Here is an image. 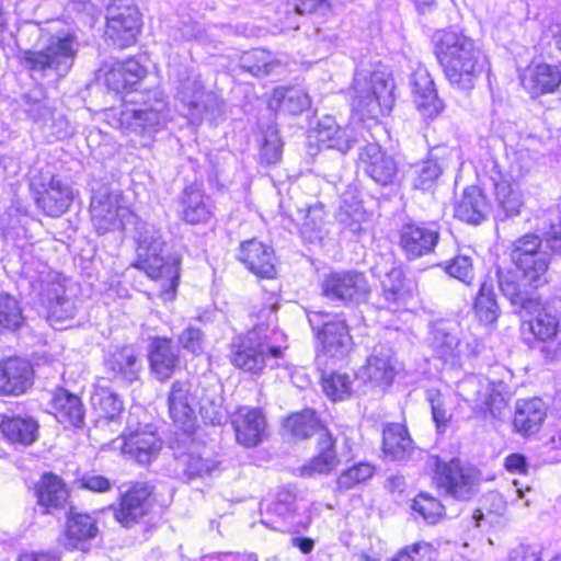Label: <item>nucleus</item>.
Masks as SVG:
<instances>
[{
	"mask_svg": "<svg viewBox=\"0 0 561 561\" xmlns=\"http://www.w3.org/2000/svg\"><path fill=\"white\" fill-rule=\"evenodd\" d=\"M434 53L449 83L460 90H471L486 65L470 37L451 31L436 34Z\"/></svg>",
	"mask_w": 561,
	"mask_h": 561,
	"instance_id": "nucleus-1",
	"label": "nucleus"
},
{
	"mask_svg": "<svg viewBox=\"0 0 561 561\" xmlns=\"http://www.w3.org/2000/svg\"><path fill=\"white\" fill-rule=\"evenodd\" d=\"M128 103L115 117L117 127L141 137V146H148L170 119L165 95L159 90L129 94Z\"/></svg>",
	"mask_w": 561,
	"mask_h": 561,
	"instance_id": "nucleus-2",
	"label": "nucleus"
},
{
	"mask_svg": "<svg viewBox=\"0 0 561 561\" xmlns=\"http://www.w3.org/2000/svg\"><path fill=\"white\" fill-rule=\"evenodd\" d=\"M79 47L75 33L58 32L50 35L41 49L24 50L21 64L33 78L43 79L49 75L64 78L71 70Z\"/></svg>",
	"mask_w": 561,
	"mask_h": 561,
	"instance_id": "nucleus-3",
	"label": "nucleus"
},
{
	"mask_svg": "<svg viewBox=\"0 0 561 561\" xmlns=\"http://www.w3.org/2000/svg\"><path fill=\"white\" fill-rule=\"evenodd\" d=\"M137 260L134 264L152 279L164 282L165 291H175L180 279L181 260L176 255H165L161 231L153 225H142L137 237Z\"/></svg>",
	"mask_w": 561,
	"mask_h": 561,
	"instance_id": "nucleus-4",
	"label": "nucleus"
},
{
	"mask_svg": "<svg viewBox=\"0 0 561 561\" xmlns=\"http://www.w3.org/2000/svg\"><path fill=\"white\" fill-rule=\"evenodd\" d=\"M318 431L320 432L318 455L301 468L302 476L328 473L336 466L335 440L331 433L322 427L316 412L311 409L293 413L283 423L284 435L294 440L309 438Z\"/></svg>",
	"mask_w": 561,
	"mask_h": 561,
	"instance_id": "nucleus-5",
	"label": "nucleus"
},
{
	"mask_svg": "<svg viewBox=\"0 0 561 561\" xmlns=\"http://www.w3.org/2000/svg\"><path fill=\"white\" fill-rule=\"evenodd\" d=\"M394 82L387 70H377L369 76L359 72L353 83L352 106L369 118L388 114L394 103Z\"/></svg>",
	"mask_w": 561,
	"mask_h": 561,
	"instance_id": "nucleus-6",
	"label": "nucleus"
},
{
	"mask_svg": "<svg viewBox=\"0 0 561 561\" xmlns=\"http://www.w3.org/2000/svg\"><path fill=\"white\" fill-rule=\"evenodd\" d=\"M307 318L319 344L318 359L324 356L341 360L350 354L353 339L344 319L321 310L307 311Z\"/></svg>",
	"mask_w": 561,
	"mask_h": 561,
	"instance_id": "nucleus-7",
	"label": "nucleus"
},
{
	"mask_svg": "<svg viewBox=\"0 0 561 561\" xmlns=\"http://www.w3.org/2000/svg\"><path fill=\"white\" fill-rule=\"evenodd\" d=\"M510 256L528 287L537 289L548 283L550 255L541 249V241L536 234H525L515 240Z\"/></svg>",
	"mask_w": 561,
	"mask_h": 561,
	"instance_id": "nucleus-8",
	"label": "nucleus"
},
{
	"mask_svg": "<svg viewBox=\"0 0 561 561\" xmlns=\"http://www.w3.org/2000/svg\"><path fill=\"white\" fill-rule=\"evenodd\" d=\"M121 436L123 454L140 465L149 463L161 449V440L157 436L154 425L141 423L138 415L131 411Z\"/></svg>",
	"mask_w": 561,
	"mask_h": 561,
	"instance_id": "nucleus-9",
	"label": "nucleus"
},
{
	"mask_svg": "<svg viewBox=\"0 0 561 561\" xmlns=\"http://www.w3.org/2000/svg\"><path fill=\"white\" fill-rule=\"evenodd\" d=\"M282 347L261 341L256 331L239 336L231 343L230 359L233 366L249 373L259 374L270 359L279 358Z\"/></svg>",
	"mask_w": 561,
	"mask_h": 561,
	"instance_id": "nucleus-10",
	"label": "nucleus"
},
{
	"mask_svg": "<svg viewBox=\"0 0 561 561\" xmlns=\"http://www.w3.org/2000/svg\"><path fill=\"white\" fill-rule=\"evenodd\" d=\"M140 13L131 0H114L107 7L105 35L113 45L125 48L136 42Z\"/></svg>",
	"mask_w": 561,
	"mask_h": 561,
	"instance_id": "nucleus-11",
	"label": "nucleus"
},
{
	"mask_svg": "<svg viewBox=\"0 0 561 561\" xmlns=\"http://www.w3.org/2000/svg\"><path fill=\"white\" fill-rule=\"evenodd\" d=\"M121 202L122 195L119 192L108 186L92 188L90 214L92 225L99 234L115 231L123 227V220L129 210Z\"/></svg>",
	"mask_w": 561,
	"mask_h": 561,
	"instance_id": "nucleus-12",
	"label": "nucleus"
},
{
	"mask_svg": "<svg viewBox=\"0 0 561 561\" xmlns=\"http://www.w3.org/2000/svg\"><path fill=\"white\" fill-rule=\"evenodd\" d=\"M323 295L344 305H359L367 300L370 286L366 275L356 270L332 272L322 282Z\"/></svg>",
	"mask_w": 561,
	"mask_h": 561,
	"instance_id": "nucleus-13",
	"label": "nucleus"
},
{
	"mask_svg": "<svg viewBox=\"0 0 561 561\" xmlns=\"http://www.w3.org/2000/svg\"><path fill=\"white\" fill-rule=\"evenodd\" d=\"M178 99L193 123L204 118L216 119L224 112L222 101L214 92H206L197 79L187 78L182 81L178 88Z\"/></svg>",
	"mask_w": 561,
	"mask_h": 561,
	"instance_id": "nucleus-14",
	"label": "nucleus"
},
{
	"mask_svg": "<svg viewBox=\"0 0 561 561\" xmlns=\"http://www.w3.org/2000/svg\"><path fill=\"white\" fill-rule=\"evenodd\" d=\"M69 493H36L37 505L43 514H54L65 510L67 517L66 536L69 540L83 541L98 535L99 528L91 516L73 514L72 507L66 510Z\"/></svg>",
	"mask_w": 561,
	"mask_h": 561,
	"instance_id": "nucleus-15",
	"label": "nucleus"
},
{
	"mask_svg": "<svg viewBox=\"0 0 561 561\" xmlns=\"http://www.w3.org/2000/svg\"><path fill=\"white\" fill-rule=\"evenodd\" d=\"M198 386L195 380H176L169 396V415L173 423L186 434L195 430Z\"/></svg>",
	"mask_w": 561,
	"mask_h": 561,
	"instance_id": "nucleus-16",
	"label": "nucleus"
},
{
	"mask_svg": "<svg viewBox=\"0 0 561 561\" xmlns=\"http://www.w3.org/2000/svg\"><path fill=\"white\" fill-rule=\"evenodd\" d=\"M397 374V359L393 350L386 344L373 348L366 364L355 375V379L371 389L385 390L390 387Z\"/></svg>",
	"mask_w": 561,
	"mask_h": 561,
	"instance_id": "nucleus-17",
	"label": "nucleus"
},
{
	"mask_svg": "<svg viewBox=\"0 0 561 561\" xmlns=\"http://www.w3.org/2000/svg\"><path fill=\"white\" fill-rule=\"evenodd\" d=\"M399 244L409 260H416L434 252L440 227L435 221L409 222L400 229Z\"/></svg>",
	"mask_w": 561,
	"mask_h": 561,
	"instance_id": "nucleus-18",
	"label": "nucleus"
},
{
	"mask_svg": "<svg viewBox=\"0 0 561 561\" xmlns=\"http://www.w3.org/2000/svg\"><path fill=\"white\" fill-rule=\"evenodd\" d=\"M461 333L457 322L438 320L430 327L428 345L438 358L454 366L465 355Z\"/></svg>",
	"mask_w": 561,
	"mask_h": 561,
	"instance_id": "nucleus-19",
	"label": "nucleus"
},
{
	"mask_svg": "<svg viewBox=\"0 0 561 561\" xmlns=\"http://www.w3.org/2000/svg\"><path fill=\"white\" fill-rule=\"evenodd\" d=\"M358 168L380 186L393 184L399 171L394 158L376 142L359 148Z\"/></svg>",
	"mask_w": 561,
	"mask_h": 561,
	"instance_id": "nucleus-20",
	"label": "nucleus"
},
{
	"mask_svg": "<svg viewBox=\"0 0 561 561\" xmlns=\"http://www.w3.org/2000/svg\"><path fill=\"white\" fill-rule=\"evenodd\" d=\"M496 277L499 288L502 295L514 307L515 312L533 313L540 307V297L537 291L527 288V283L519 282V275L516 271L510 268L496 267Z\"/></svg>",
	"mask_w": 561,
	"mask_h": 561,
	"instance_id": "nucleus-21",
	"label": "nucleus"
},
{
	"mask_svg": "<svg viewBox=\"0 0 561 561\" xmlns=\"http://www.w3.org/2000/svg\"><path fill=\"white\" fill-rule=\"evenodd\" d=\"M231 425L237 442L252 448L260 445L266 436L267 422L262 410L252 407H240L231 414Z\"/></svg>",
	"mask_w": 561,
	"mask_h": 561,
	"instance_id": "nucleus-22",
	"label": "nucleus"
},
{
	"mask_svg": "<svg viewBox=\"0 0 561 561\" xmlns=\"http://www.w3.org/2000/svg\"><path fill=\"white\" fill-rule=\"evenodd\" d=\"M433 480L438 489L456 491L458 488L473 485L479 480L478 470L470 463L458 458L444 461L439 457L433 458Z\"/></svg>",
	"mask_w": 561,
	"mask_h": 561,
	"instance_id": "nucleus-23",
	"label": "nucleus"
},
{
	"mask_svg": "<svg viewBox=\"0 0 561 561\" xmlns=\"http://www.w3.org/2000/svg\"><path fill=\"white\" fill-rule=\"evenodd\" d=\"M104 367L108 379L128 386L139 380L142 362L136 350L126 345L110 351L104 357Z\"/></svg>",
	"mask_w": 561,
	"mask_h": 561,
	"instance_id": "nucleus-24",
	"label": "nucleus"
},
{
	"mask_svg": "<svg viewBox=\"0 0 561 561\" xmlns=\"http://www.w3.org/2000/svg\"><path fill=\"white\" fill-rule=\"evenodd\" d=\"M334 218L341 233L346 238L358 239L364 232V224L368 221V214L355 190L348 188L341 195Z\"/></svg>",
	"mask_w": 561,
	"mask_h": 561,
	"instance_id": "nucleus-25",
	"label": "nucleus"
},
{
	"mask_svg": "<svg viewBox=\"0 0 561 561\" xmlns=\"http://www.w3.org/2000/svg\"><path fill=\"white\" fill-rule=\"evenodd\" d=\"M237 259L259 278L276 276L274 250L255 238L240 243Z\"/></svg>",
	"mask_w": 561,
	"mask_h": 561,
	"instance_id": "nucleus-26",
	"label": "nucleus"
},
{
	"mask_svg": "<svg viewBox=\"0 0 561 561\" xmlns=\"http://www.w3.org/2000/svg\"><path fill=\"white\" fill-rule=\"evenodd\" d=\"M450 156L451 150L446 146L432 148L426 160L413 165V187L422 191L432 190L447 167Z\"/></svg>",
	"mask_w": 561,
	"mask_h": 561,
	"instance_id": "nucleus-27",
	"label": "nucleus"
},
{
	"mask_svg": "<svg viewBox=\"0 0 561 561\" xmlns=\"http://www.w3.org/2000/svg\"><path fill=\"white\" fill-rule=\"evenodd\" d=\"M179 213L183 221L197 225L207 221L213 216L210 198L205 195L201 185H186L179 195Z\"/></svg>",
	"mask_w": 561,
	"mask_h": 561,
	"instance_id": "nucleus-28",
	"label": "nucleus"
},
{
	"mask_svg": "<svg viewBox=\"0 0 561 561\" xmlns=\"http://www.w3.org/2000/svg\"><path fill=\"white\" fill-rule=\"evenodd\" d=\"M411 85L415 106L423 117L433 118L443 111V101L438 98L434 81L426 70H416L412 75Z\"/></svg>",
	"mask_w": 561,
	"mask_h": 561,
	"instance_id": "nucleus-29",
	"label": "nucleus"
},
{
	"mask_svg": "<svg viewBox=\"0 0 561 561\" xmlns=\"http://www.w3.org/2000/svg\"><path fill=\"white\" fill-rule=\"evenodd\" d=\"M522 317L534 316L529 320V327L533 334L546 344L541 347V352L546 355L547 359H554L559 352V345L554 343V337L559 332L558 317L546 309L540 302L539 309L533 313H523Z\"/></svg>",
	"mask_w": 561,
	"mask_h": 561,
	"instance_id": "nucleus-30",
	"label": "nucleus"
},
{
	"mask_svg": "<svg viewBox=\"0 0 561 561\" xmlns=\"http://www.w3.org/2000/svg\"><path fill=\"white\" fill-rule=\"evenodd\" d=\"M148 360L151 373L158 380L164 381L179 366V350L170 339L154 337L149 345Z\"/></svg>",
	"mask_w": 561,
	"mask_h": 561,
	"instance_id": "nucleus-31",
	"label": "nucleus"
},
{
	"mask_svg": "<svg viewBox=\"0 0 561 561\" xmlns=\"http://www.w3.org/2000/svg\"><path fill=\"white\" fill-rule=\"evenodd\" d=\"M33 383V368L27 360L9 358L0 365V392L19 396Z\"/></svg>",
	"mask_w": 561,
	"mask_h": 561,
	"instance_id": "nucleus-32",
	"label": "nucleus"
},
{
	"mask_svg": "<svg viewBox=\"0 0 561 561\" xmlns=\"http://www.w3.org/2000/svg\"><path fill=\"white\" fill-rule=\"evenodd\" d=\"M490 210V203L482 190L477 186L466 187L455 204V217L472 226L482 224Z\"/></svg>",
	"mask_w": 561,
	"mask_h": 561,
	"instance_id": "nucleus-33",
	"label": "nucleus"
},
{
	"mask_svg": "<svg viewBox=\"0 0 561 561\" xmlns=\"http://www.w3.org/2000/svg\"><path fill=\"white\" fill-rule=\"evenodd\" d=\"M524 89L531 98L553 93L561 84V71L558 66L540 64L528 68L520 77Z\"/></svg>",
	"mask_w": 561,
	"mask_h": 561,
	"instance_id": "nucleus-34",
	"label": "nucleus"
},
{
	"mask_svg": "<svg viewBox=\"0 0 561 561\" xmlns=\"http://www.w3.org/2000/svg\"><path fill=\"white\" fill-rule=\"evenodd\" d=\"M22 106L28 117L39 127H57V130L54 133L58 138H64L68 135V130L64 128L67 125L66 121L64 117H59L55 122L53 107L42 92L24 94L22 96Z\"/></svg>",
	"mask_w": 561,
	"mask_h": 561,
	"instance_id": "nucleus-35",
	"label": "nucleus"
},
{
	"mask_svg": "<svg viewBox=\"0 0 561 561\" xmlns=\"http://www.w3.org/2000/svg\"><path fill=\"white\" fill-rule=\"evenodd\" d=\"M72 199L73 193L70 186L55 178L43 192H38L35 196L37 207L50 217H59L66 213Z\"/></svg>",
	"mask_w": 561,
	"mask_h": 561,
	"instance_id": "nucleus-36",
	"label": "nucleus"
},
{
	"mask_svg": "<svg viewBox=\"0 0 561 561\" xmlns=\"http://www.w3.org/2000/svg\"><path fill=\"white\" fill-rule=\"evenodd\" d=\"M314 134L319 144L342 153L351 150L355 144L353 130L341 127L335 118L329 115L318 122Z\"/></svg>",
	"mask_w": 561,
	"mask_h": 561,
	"instance_id": "nucleus-37",
	"label": "nucleus"
},
{
	"mask_svg": "<svg viewBox=\"0 0 561 561\" xmlns=\"http://www.w3.org/2000/svg\"><path fill=\"white\" fill-rule=\"evenodd\" d=\"M545 417L546 405L541 399L518 400L513 425L517 433L528 436L540 430Z\"/></svg>",
	"mask_w": 561,
	"mask_h": 561,
	"instance_id": "nucleus-38",
	"label": "nucleus"
},
{
	"mask_svg": "<svg viewBox=\"0 0 561 561\" xmlns=\"http://www.w3.org/2000/svg\"><path fill=\"white\" fill-rule=\"evenodd\" d=\"M0 428L4 437L13 444L32 445L38 437L39 424L28 415L3 416Z\"/></svg>",
	"mask_w": 561,
	"mask_h": 561,
	"instance_id": "nucleus-39",
	"label": "nucleus"
},
{
	"mask_svg": "<svg viewBox=\"0 0 561 561\" xmlns=\"http://www.w3.org/2000/svg\"><path fill=\"white\" fill-rule=\"evenodd\" d=\"M51 407L58 422L73 427L84 424V408L80 398L66 389H58L51 399Z\"/></svg>",
	"mask_w": 561,
	"mask_h": 561,
	"instance_id": "nucleus-40",
	"label": "nucleus"
},
{
	"mask_svg": "<svg viewBox=\"0 0 561 561\" xmlns=\"http://www.w3.org/2000/svg\"><path fill=\"white\" fill-rule=\"evenodd\" d=\"M508 501L512 505L528 506L529 499H526V493H486L482 508H477L471 516V522L474 527L480 528L483 522L492 514L503 516L507 511Z\"/></svg>",
	"mask_w": 561,
	"mask_h": 561,
	"instance_id": "nucleus-41",
	"label": "nucleus"
},
{
	"mask_svg": "<svg viewBox=\"0 0 561 561\" xmlns=\"http://www.w3.org/2000/svg\"><path fill=\"white\" fill-rule=\"evenodd\" d=\"M150 493H123L118 507L114 508L115 519L124 527H131L146 516L151 507Z\"/></svg>",
	"mask_w": 561,
	"mask_h": 561,
	"instance_id": "nucleus-42",
	"label": "nucleus"
},
{
	"mask_svg": "<svg viewBox=\"0 0 561 561\" xmlns=\"http://www.w3.org/2000/svg\"><path fill=\"white\" fill-rule=\"evenodd\" d=\"M413 440L401 423H390L382 432V450L393 460H403L412 454Z\"/></svg>",
	"mask_w": 561,
	"mask_h": 561,
	"instance_id": "nucleus-43",
	"label": "nucleus"
},
{
	"mask_svg": "<svg viewBox=\"0 0 561 561\" xmlns=\"http://www.w3.org/2000/svg\"><path fill=\"white\" fill-rule=\"evenodd\" d=\"M198 386L197 408L202 417L210 424H220L222 420V398L219 393V386L207 380H195Z\"/></svg>",
	"mask_w": 561,
	"mask_h": 561,
	"instance_id": "nucleus-44",
	"label": "nucleus"
},
{
	"mask_svg": "<svg viewBox=\"0 0 561 561\" xmlns=\"http://www.w3.org/2000/svg\"><path fill=\"white\" fill-rule=\"evenodd\" d=\"M457 493H442V497L432 496L431 493H419L412 503V510L419 513L428 524H436L447 515L446 504L457 500Z\"/></svg>",
	"mask_w": 561,
	"mask_h": 561,
	"instance_id": "nucleus-45",
	"label": "nucleus"
},
{
	"mask_svg": "<svg viewBox=\"0 0 561 561\" xmlns=\"http://www.w3.org/2000/svg\"><path fill=\"white\" fill-rule=\"evenodd\" d=\"M239 66L255 77H266L280 68V62L270 51L255 48L240 56Z\"/></svg>",
	"mask_w": 561,
	"mask_h": 561,
	"instance_id": "nucleus-46",
	"label": "nucleus"
},
{
	"mask_svg": "<svg viewBox=\"0 0 561 561\" xmlns=\"http://www.w3.org/2000/svg\"><path fill=\"white\" fill-rule=\"evenodd\" d=\"M473 311L480 322L491 324L500 316V307L496 301L492 280H483L476 296Z\"/></svg>",
	"mask_w": 561,
	"mask_h": 561,
	"instance_id": "nucleus-47",
	"label": "nucleus"
},
{
	"mask_svg": "<svg viewBox=\"0 0 561 561\" xmlns=\"http://www.w3.org/2000/svg\"><path fill=\"white\" fill-rule=\"evenodd\" d=\"M374 273L380 279L382 297L387 302L396 304L403 299L405 295L404 273L401 267L396 266L392 262L389 270L382 272L376 266Z\"/></svg>",
	"mask_w": 561,
	"mask_h": 561,
	"instance_id": "nucleus-48",
	"label": "nucleus"
},
{
	"mask_svg": "<svg viewBox=\"0 0 561 561\" xmlns=\"http://www.w3.org/2000/svg\"><path fill=\"white\" fill-rule=\"evenodd\" d=\"M91 403L100 417L106 422H116L124 411L123 400L108 388L96 389L91 397Z\"/></svg>",
	"mask_w": 561,
	"mask_h": 561,
	"instance_id": "nucleus-49",
	"label": "nucleus"
},
{
	"mask_svg": "<svg viewBox=\"0 0 561 561\" xmlns=\"http://www.w3.org/2000/svg\"><path fill=\"white\" fill-rule=\"evenodd\" d=\"M272 102L276 103L282 111L291 115L301 114L311 106L309 95L304 90L296 88L275 89Z\"/></svg>",
	"mask_w": 561,
	"mask_h": 561,
	"instance_id": "nucleus-50",
	"label": "nucleus"
},
{
	"mask_svg": "<svg viewBox=\"0 0 561 561\" xmlns=\"http://www.w3.org/2000/svg\"><path fill=\"white\" fill-rule=\"evenodd\" d=\"M327 213L321 202L308 205L301 227L302 236L310 242L320 241L325 232Z\"/></svg>",
	"mask_w": 561,
	"mask_h": 561,
	"instance_id": "nucleus-51",
	"label": "nucleus"
},
{
	"mask_svg": "<svg viewBox=\"0 0 561 561\" xmlns=\"http://www.w3.org/2000/svg\"><path fill=\"white\" fill-rule=\"evenodd\" d=\"M353 381L350 375L339 371L323 374L321 377L323 392L332 401L348 399L353 392Z\"/></svg>",
	"mask_w": 561,
	"mask_h": 561,
	"instance_id": "nucleus-52",
	"label": "nucleus"
},
{
	"mask_svg": "<svg viewBox=\"0 0 561 561\" xmlns=\"http://www.w3.org/2000/svg\"><path fill=\"white\" fill-rule=\"evenodd\" d=\"M494 194L504 218L519 214L523 199L519 191L508 181L501 180L494 184Z\"/></svg>",
	"mask_w": 561,
	"mask_h": 561,
	"instance_id": "nucleus-53",
	"label": "nucleus"
},
{
	"mask_svg": "<svg viewBox=\"0 0 561 561\" xmlns=\"http://www.w3.org/2000/svg\"><path fill=\"white\" fill-rule=\"evenodd\" d=\"M439 266L451 277L469 285L474 278L472 256L468 253H459Z\"/></svg>",
	"mask_w": 561,
	"mask_h": 561,
	"instance_id": "nucleus-54",
	"label": "nucleus"
},
{
	"mask_svg": "<svg viewBox=\"0 0 561 561\" xmlns=\"http://www.w3.org/2000/svg\"><path fill=\"white\" fill-rule=\"evenodd\" d=\"M24 324L19 302L10 295L0 296V327L7 331H16Z\"/></svg>",
	"mask_w": 561,
	"mask_h": 561,
	"instance_id": "nucleus-55",
	"label": "nucleus"
},
{
	"mask_svg": "<svg viewBox=\"0 0 561 561\" xmlns=\"http://www.w3.org/2000/svg\"><path fill=\"white\" fill-rule=\"evenodd\" d=\"M489 388L477 376H468L457 385V394L476 410Z\"/></svg>",
	"mask_w": 561,
	"mask_h": 561,
	"instance_id": "nucleus-56",
	"label": "nucleus"
},
{
	"mask_svg": "<svg viewBox=\"0 0 561 561\" xmlns=\"http://www.w3.org/2000/svg\"><path fill=\"white\" fill-rule=\"evenodd\" d=\"M47 308L49 316L57 321L72 319L77 311L75 300L65 296V293L61 288L55 289L54 296L48 297Z\"/></svg>",
	"mask_w": 561,
	"mask_h": 561,
	"instance_id": "nucleus-57",
	"label": "nucleus"
},
{
	"mask_svg": "<svg viewBox=\"0 0 561 561\" xmlns=\"http://www.w3.org/2000/svg\"><path fill=\"white\" fill-rule=\"evenodd\" d=\"M283 142L279 138L277 129L268 127L262 138L260 147L261 163L275 164L280 160Z\"/></svg>",
	"mask_w": 561,
	"mask_h": 561,
	"instance_id": "nucleus-58",
	"label": "nucleus"
},
{
	"mask_svg": "<svg viewBox=\"0 0 561 561\" xmlns=\"http://www.w3.org/2000/svg\"><path fill=\"white\" fill-rule=\"evenodd\" d=\"M374 467L369 463H357L340 474L337 479L339 488L348 490L362 486L374 476Z\"/></svg>",
	"mask_w": 561,
	"mask_h": 561,
	"instance_id": "nucleus-59",
	"label": "nucleus"
},
{
	"mask_svg": "<svg viewBox=\"0 0 561 561\" xmlns=\"http://www.w3.org/2000/svg\"><path fill=\"white\" fill-rule=\"evenodd\" d=\"M507 403L504 396L495 390H491L490 387L486 389L481 405L477 407V411L482 413L484 419L488 416L501 420L506 411Z\"/></svg>",
	"mask_w": 561,
	"mask_h": 561,
	"instance_id": "nucleus-60",
	"label": "nucleus"
},
{
	"mask_svg": "<svg viewBox=\"0 0 561 561\" xmlns=\"http://www.w3.org/2000/svg\"><path fill=\"white\" fill-rule=\"evenodd\" d=\"M436 550L425 541L412 543L401 549L391 561H434Z\"/></svg>",
	"mask_w": 561,
	"mask_h": 561,
	"instance_id": "nucleus-61",
	"label": "nucleus"
},
{
	"mask_svg": "<svg viewBox=\"0 0 561 561\" xmlns=\"http://www.w3.org/2000/svg\"><path fill=\"white\" fill-rule=\"evenodd\" d=\"M426 400L431 404L433 421L438 432H444L451 419V413L445 407L443 394L437 389H428L426 391Z\"/></svg>",
	"mask_w": 561,
	"mask_h": 561,
	"instance_id": "nucleus-62",
	"label": "nucleus"
},
{
	"mask_svg": "<svg viewBox=\"0 0 561 561\" xmlns=\"http://www.w3.org/2000/svg\"><path fill=\"white\" fill-rule=\"evenodd\" d=\"M179 343L185 351L199 354L204 350L205 334L199 328L188 325L179 335Z\"/></svg>",
	"mask_w": 561,
	"mask_h": 561,
	"instance_id": "nucleus-63",
	"label": "nucleus"
},
{
	"mask_svg": "<svg viewBox=\"0 0 561 561\" xmlns=\"http://www.w3.org/2000/svg\"><path fill=\"white\" fill-rule=\"evenodd\" d=\"M541 553L539 545L520 543L510 550L507 561H541Z\"/></svg>",
	"mask_w": 561,
	"mask_h": 561,
	"instance_id": "nucleus-64",
	"label": "nucleus"
}]
</instances>
